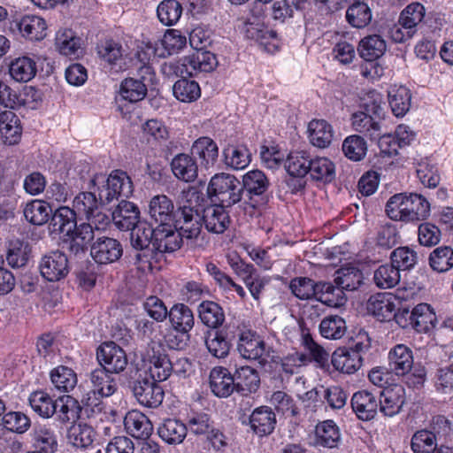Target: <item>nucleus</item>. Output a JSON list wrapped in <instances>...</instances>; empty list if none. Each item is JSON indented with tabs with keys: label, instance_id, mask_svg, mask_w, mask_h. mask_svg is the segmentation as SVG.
<instances>
[{
	"label": "nucleus",
	"instance_id": "nucleus-1",
	"mask_svg": "<svg viewBox=\"0 0 453 453\" xmlns=\"http://www.w3.org/2000/svg\"><path fill=\"white\" fill-rule=\"evenodd\" d=\"M361 109L351 116L353 129L371 140L377 139L380 134L384 116L382 96L376 91H370L364 98Z\"/></svg>",
	"mask_w": 453,
	"mask_h": 453
},
{
	"label": "nucleus",
	"instance_id": "nucleus-2",
	"mask_svg": "<svg viewBox=\"0 0 453 453\" xmlns=\"http://www.w3.org/2000/svg\"><path fill=\"white\" fill-rule=\"evenodd\" d=\"M388 366L397 376H407L406 383L412 388L423 386L426 371L420 364L414 365L413 352L405 344H397L388 352Z\"/></svg>",
	"mask_w": 453,
	"mask_h": 453
},
{
	"label": "nucleus",
	"instance_id": "nucleus-3",
	"mask_svg": "<svg viewBox=\"0 0 453 453\" xmlns=\"http://www.w3.org/2000/svg\"><path fill=\"white\" fill-rule=\"evenodd\" d=\"M99 191L101 200L111 203L114 199H127L134 192V185L131 178L122 170H114L108 178L103 173L96 174L90 180V188H96Z\"/></svg>",
	"mask_w": 453,
	"mask_h": 453
},
{
	"label": "nucleus",
	"instance_id": "nucleus-4",
	"mask_svg": "<svg viewBox=\"0 0 453 453\" xmlns=\"http://www.w3.org/2000/svg\"><path fill=\"white\" fill-rule=\"evenodd\" d=\"M130 369L138 373L143 370L146 375L151 376L157 381H164L171 375L173 365L163 348L153 342L149 345L140 360L131 364Z\"/></svg>",
	"mask_w": 453,
	"mask_h": 453
},
{
	"label": "nucleus",
	"instance_id": "nucleus-5",
	"mask_svg": "<svg viewBox=\"0 0 453 453\" xmlns=\"http://www.w3.org/2000/svg\"><path fill=\"white\" fill-rule=\"evenodd\" d=\"M207 195L211 203L223 207H231L241 201L242 186L232 174L217 173L208 184Z\"/></svg>",
	"mask_w": 453,
	"mask_h": 453
},
{
	"label": "nucleus",
	"instance_id": "nucleus-6",
	"mask_svg": "<svg viewBox=\"0 0 453 453\" xmlns=\"http://www.w3.org/2000/svg\"><path fill=\"white\" fill-rule=\"evenodd\" d=\"M218 65L216 55L210 51H197L177 61L165 64V73L176 76H195L200 73L212 72Z\"/></svg>",
	"mask_w": 453,
	"mask_h": 453
},
{
	"label": "nucleus",
	"instance_id": "nucleus-7",
	"mask_svg": "<svg viewBox=\"0 0 453 453\" xmlns=\"http://www.w3.org/2000/svg\"><path fill=\"white\" fill-rule=\"evenodd\" d=\"M129 378L133 394L140 404L157 408L162 403L165 393L157 380L146 375L143 370L138 373L130 369Z\"/></svg>",
	"mask_w": 453,
	"mask_h": 453
},
{
	"label": "nucleus",
	"instance_id": "nucleus-8",
	"mask_svg": "<svg viewBox=\"0 0 453 453\" xmlns=\"http://www.w3.org/2000/svg\"><path fill=\"white\" fill-rule=\"evenodd\" d=\"M104 200L96 196L92 191L81 192L73 202V211L75 214L84 216L88 220L92 221L96 230L104 229L109 223V217L101 212V207Z\"/></svg>",
	"mask_w": 453,
	"mask_h": 453
},
{
	"label": "nucleus",
	"instance_id": "nucleus-9",
	"mask_svg": "<svg viewBox=\"0 0 453 453\" xmlns=\"http://www.w3.org/2000/svg\"><path fill=\"white\" fill-rule=\"evenodd\" d=\"M387 50V42L380 35H370L360 40L357 51L359 56L368 65L362 68V74L367 78H373L377 74L378 65L374 62L382 57Z\"/></svg>",
	"mask_w": 453,
	"mask_h": 453
},
{
	"label": "nucleus",
	"instance_id": "nucleus-10",
	"mask_svg": "<svg viewBox=\"0 0 453 453\" xmlns=\"http://www.w3.org/2000/svg\"><path fill=\"white\" fill-rule=\"evenodd\" d=\"M237 349L242 357L259 360L260 363L272 357L271 354L273 352L272 347L250 330L242 331L239 334Z\"/></svg>",
	"mask_w": 453,
	"mask_h": 453
},
{
	"label": "nucleus",
	"instance_id": "nucleus-11",
	"mask_svg": "<svg viewBox=\"0 0 453 453\" xmlns=\"http://www.w3.org/2000/svg\"><path fill=\"white\" fill-rule=\"evenodd\" d=\"M97 360L100 368L111 373H119L127 365V357L122 348L113 342H104L97 349Z\"/></svg>",
	"mask_w": 453,
	"mask_h": 453
},
{
	"label": "nucleus",
	"instance_id": "nucleus-12",
	"mask_svg": "<svg viewBox=\"0 0 453 453\" xmlns=\"http://www.w3.org/2000/svg\"><path fill=\"white\" fill-rule=\"evenodd\" d=\"M41 274L49 281H58L69 273L66 255L60 250H53L45 254L39 265Z\"/></svg>",
	"mask_w": 453,
	"mask_h": 453
},
{
	"label": "nucleus",
	"instance_id": "nucleus-13",
	"mask_svg": "<svg viewBox=\"0 0 453 453\" xmlns=\"http://www.w3.org/2000/svg\"><path fill=\"white\" fill-rule=\"evenodd\" d=\"M89 223L75 224V226L64 240L65 249L74 256L84 255L88 245L95 238V226Z\"/></svg>",
	"mask_w": 453,
	"mask_h": 453
},
{
	"label": "nucleus",
	"instance_id": "nucleus-14",
	"mask_svg": "<svg viewBox=\"0 0 453 453\" xmlns=\"http://www.w3.org/2000/svg\"><path fill=\"white\" fill-rule=\"evenodd\" d=\"M123 252L122 246L114 238L102 236L91 244L90 255L98 264L106 265L119 259Z\"/></svg>",
	"mask_w": 453,
	"mask_h": 453
},
{
	"label": "nucleus",
	"instance_id": "nucleus-15",
	"mask_svg": "<svg viewBox=\"0 0 453 453\" xmlns=\"http://www.w3.org/2000/svg\"><path fill=\"white\" fill-rule=\"evenodd\" d=\"M182 244V236H180L176 226L173 227L171 224L156 226L153 242V248L156 250L161 253H172L180 249Z\"/></svg>",
	"mask_w": 453,
	"mask_h": 453
},
{
	"label": "nucleus",
	"instance_id": "nucleus-16",
	"mask_svg": "<svg viewBox=\"0 0 453 453\" xmlns=\"http://www.w3.org/2000/svg\"><path fill=\"white\" fill-rule=\"evenodd\" d=\"M114 225L121 231L134 229L139 223V208L127 199H121L111 214Z\"/></svg>",
	"mask_w": 453,
	"mask_h": 453
},
{
	"label": "nucleus",
	"instance_id": "nucleus-17",
	"mask_svg": "<svg viewBox=\"0 0 453 453\" xmlns=\"http://www.w3.org/2000/svg\"><path fill=\"white\" fill-rule=\"evenodd\" d=\"M149 215L157 226H166L174 219L173 202L165 195L154 196L149 203Z\"/></svg>",
	"mask_w": 453,
	"mask_h": 453
},
{
	"label": "nucleus",
	"instance_id": "nucleus-18",
	"mask_svg": "<svg viewBox=\"0 0 453 453\" xmlns=\"http://www.w3.org/2000/svg\"><path fill=\"white\" fill-rule=\"evenodd\" d=\"M405 401L404 388L401 385H394L380 392V411L385 416L393 417L401 411Z\"/></svg>",
	"mask_w": 453,
	"mask_h": 453
},
{
	"label": "nucleus",
	"instance_id": "nucleus-19",
	"mask_svg": "<svg viewBox=\"0 0 453 453\" xmlns=\"http://www.w3.org/2000/svg\"><path fill=\"white\" fill-rule=\"evenodd\" d=\"M269 185V180L260 170H252L243 175L242 183V189L245 188L250 196V205L252 207H257L259 203L258 200L254 201V196L261 200L262 203H265L263 196L268 189Z\"/></svg>",
	"mask_w": 453,
	"mask_h": 453
},
{
	"label": "nucleus",
	"instance_id": "nucleus-20",
	"mask_svg": "<svg viewBox=\"0 0 453 453\" xmlns=\"http://www.w3.org/2000/svg\"><path fill=\"white\" fill-rule=\"evenodd\" d=\"M32 443L36 451L55 453L58 450V435L50 425L36 424L30 433Z\"/></svg>",
	"mask_w": 453,
	"mask_h": 453
},
{
	"label": "nucleus",
	"instance_id": "nucleus-21",
	"mask_svg": "<svg viewBox=\"0 0 453 453\" xmlns=\"http://www.w3.org/2000/svg\"><path fill=\"white\" fill-rule=\"evenodd\" d=\"M378 407L379 401L377 397L369 391H358L352 395L351 408L357 417L363 421L374 418L378 411Z\"/></svg>",
	"mask_w": 453,
	"mask_h": 453
},
{
	"label": "nucleus",
	"instance_id": "nucleus-22",
	"mask_svg": "<svg viewBox=\"0 0 453 453\" xmlns=\"http://www.w3.org/2000/svg\"><path fill=\"white\" fill-rule=\"evenodd\" d=\"M210 388L218 397H228L236 390L234 376L225 367L216 366L210 372Z\"/></svg>",
	"mask_w": 453,
	"mask_h": 453
},
{
	"label": "nucleus",
	"instance_id": "nucleus-23",
	"mask_svg": "<svg viewBox=\"0 0 453 453\" xmlns=\"http://www.w3.org/2000/svg\"><path fill=\"white\" fill-rule=\"evenodd\" d=\"M252 431L258 436L271 434L276 426V415L268 406H260L255 409L249 418Z\"/></svg>",
	"mask_w": 453,
	"mask_h": 453
},
{
	"label": "nucleus",
	"instance_id": "nucleus-24",
	"mask_svg": "<svg viewBox=\"0 0 453 453\" xmlns=\"http://www.w3.org/2000/svg\"><path fill=\"white\" fill-rule=\"evenodd\" d=\"M226 207L213 203L203 210L205 228L213 234H223L230 225V217Z\"/></svg>",
	"mask_w": 453,
	"mask_h": 453
},
{
	"label": "nucleus",
	"instance_id": "nucleus-25",
	"mask_svg": "<svg viewBox=\"0 0 453 453\" xmlns=\"http://www.w3.org/2000/svg\"><path fill=\"white\" fill-rule=\"evenodd\" d=\"M202 221L203 218L199 212L185 209L182 212H179L176 228L183 240L196 239L201 234Z\"/></svg>",
	"mask_w": 453,
	"mask_h": 453
},
{
	"label": "nucleus",
	"instance_id": "nucleus-26",
	"mask_svg": "<svg viewBox=\"0 0 453 453\" xmlns=\"http://www.w3.org/2000/svg\"><path fill=\"white\" fill-rule=\"evenodd\" d=\"M49 223L50 234H64L65 236L73 229L76 224V214L73 209L61 206L55 211H52Z\"/></svg>",
	"mask_w": 453,
	"mask_h": 453
},
{
	"label": "nucleus",
	"instance_id": "nucleus-27",
	"mask_svg": "<svg viewBox=\"0 0 453 453\" xmlns=\"http://www.w3.org/2000/svg\"><path fill=\"white\" fill-rule=\"evenodd\" d=\"M173 175L185 182H192L198 176V165L196 160L190 155L180 153L171 162Z\"/></svg>",
	"mask_w": 453,
	"mask_h": 453
},
{
	"label": "nucleus",
	"instance_id": "nucleus-28",
	"mask_svg": "<svg viewBox=\"0 0 453 453\" xmlns=\"http://www.w3.org/2000/svg\"><path fill=\"white\" fill-rule=\"evenodd\" d=\"M0 134L4 144H17L21 138L22 128L19 119L12 111L0 112Z\"/></svg>",
	"mask_w": 453,
	"mask_h": 453
},
{
	"label": "nucleus",
	"instance_id": "nucleus-29",
	"mask_svg": "<svg viewBox=\"0 0 453 453\" xmlns=\"http://www.w3.org/2000/svg\"><path fill=\"white\" fill-rule=\"evenodd\" d=\"M127 432L133 437L147 439L153 431L150 420L143 413L138 411H131L124 418Z\"/></svg>",
	"mask_w": 453,
	"mask_h": 453
},
{
	"label": "nucleus",
	"instance_id": "nucleus-30",
	"mask_svg": "<svg viewBox=\"0 0 453 453\" xmlns=\"http://www.w3.org/2000/svg\"><path fill=\"white\" fill-rule=\"evenodd\" d=\"M111 372L103 368L95 369L90 373V381L93 389L89 392L90 395H98L101 397H108L112 395L117 390V382L112 377Z\"/></svg>",
	"mask_w": 453,
	"mask_h": 453
},
{
	"label": "nucleus",
	"instance_id": "nucleus-31",
	"mask_svg": "<svg viewBox=\"0 0 453 453\" xmlns=\"http://www.w3.org/2000/svg\"><path fill=\"white\" fill-rule=\"evenodd\" d=\"M191 153L199 158L202 166L209 169L217 162L219 149L212 139L203 136L194 142Z\"/></svg>",
	"mask_w": 453,
	"mask_h": 453
},
{
	"label": "nucleus",
	"instance_id": "nucleus-32",
	"mask_svg": "<svg viewBox=\"0 0 453 453\" xmlns=\"http://www.w3.org/2000/svg\"><path fill=\"white\" fill-rule=\"evenodd\" d=\"M310 142L318 148L328 147L334 137L332 126L324 119H312L308 125Z\"/></svg>",
	"mask_w": 453,
	"mask_h": 453
},
{
	"label": "nucleus",
	"instance_id": "nucleus-33",
	"mask_svg": "<svg viewBox=\"0 0 453 453\" xmlns=\"http://www.w3.org/2000/svg\"><path fill=\"white\" fill-rule=\"evenodd\" d=\"M410 322L418 333H428L435 327V313L427 303H419L414 307L410 316Z\"/></svg>",
	"mask_w": 453,
	"mask_h": 453
},
{
	"label": "nucleus",
	"instance_id": "nucleus-34",
	"mask_svg": "<svg viewBox=\"0 0 453 453\" xmlns=\"http://www.w3.org/2000/svg\"><path fill=\"white\" fill-rule=\"evenodd\" d=\"M98 54L115 72L125 68L124 56L126 55V50L122 47L121 43L113 40L105 41L98 48Z\"/></svg>",
	"mask_w": 453,
	"mask_h": 453
},
{
	"label": "nucleus",
	"instance_id": "nucleus-35",
	"mask_svg": "<svg viewBox=\"0 0 453 453\" xmlns=\"http://www.w3.org/2000/svg\"><path fill=\"white\" fill-rule=\"evenodd\" d=\"M167 318L171 326L178 331H184V333H189L195 325L193 311L184 303L173 305Z\"/></svg>",
	"mask_w": 453,
	"mask_h": 453
},
{
	"label": "nucleus",
	"instance_id": "nucleus-36",
	"mask_svg": "<svg viewBox=\"0 0 453 453\" xmlns=\"http://www.w3.org/2000/svg\"><path fill=\"white\" fill-rule=\"evenodd\" d=\"M82 407L80 403L71 395L58 397L56 400L57 419L62 424L74 423L81 417Z\"/></svg>",
	"mask_w": 453,
	"mask_h": 453
},
{
	"label": "nucleus",
	"instance_id": "nucleus-37",
	"mask_svg": "<svg viewBox=\"0 0 453 453\" xmlns=\"http://www.w3.org/2000/svg\"><path fill=\"white\" fill-rule=\"evenodd\" d=\"M363 357L349 353L347 348L337 349L332 355L331 363L335 370L347 374L356 372L362 366Z\"/></svg>",
	"mask_w": 453,
	"mask_h": 453
},
{
	"label": "nucleus",
	"instance_id": "nucleus-38",
	"mask_svg": "<svg viewBox=\"0 0 453 453\" xmlns=\"http://www.w3.org/2000/svg\"><path fill=\"white\" fill-rule=\"evenodd\" d=\"M35 61L27 56L13 59L9 65L10 76L18 82H27L36 74Z\"/></svg>",
	"mask_w": 453,
	"mask_h": 453
},
{
	"label": "nucleus",
	"instance_id": "nucleus-39",
	"mask_svg": "<svg viewBox=\"0 0 453 453\" xmlns=\"http://www.w3.org/2000/svg\"><path fill=\"white\" fill-rule=\"evenodd\" d=\"M236 391L242 395L256 392L260 385V378L256 369L242 366L234 373Z\"/></svg>",
	"mask_w": 453,
	"mask_h": 453
},
{
	"label": "nucleus",
	"instance_id": "nucleus-40",
	"mask_svg": "<svg viewBox=\"0 0 453 453\" xmlns=\"http://www.w3.org/2000/svg\"><path fill=\"white\" fill-rule=\"evenodd\" d=\"M18 27L21 35L31 41H40L46 36V22L39 16H24L19 20Z\"/></svg>",
	"mask_w": 453,
	"mask_h": 453
},
{
	"label": "nucleus",
	"instance_id": "nucleus-41",
	"mask_svg": "<svg viewBox=\"0 0 453 453\" xmlns=\"http://www.w3.org/2000/svg\"><path fill=\"white\" fill-rule=\"evenodd\" d=\"M159 437L168 444H180L187 435V427L178 419H165L157 428Z\"/></svg>",
	"mask_w": 453,
	"mask_h": 453
},
{
	"label": "nucleus",
	"instance_id": "nucleus-42",
	"mask_svg": "<svg viewBox=\"0 0 453 453\" xmlns=\"http://www.w3.org/2000/svg\"><path fill=\"white\" fill-rule=\"evenodd\" d=\"M198 316L203 324L210 328H218L225 321L222 307L212 301H203L197 308Z\"/></svg>",
	"mask_w": 453,
	"mask_h": 453
},
{
	"label": "nucleus",
	"instance_id": "nucleus-43",
	"mask_svg": "<svg viewBox=\"0 0 453 453\" xmlns=\"http://www.w3.org/2000/svg\"><path fill=\"white\" fill-rule=\"evenodd\" d=\"M405 205L407 208L405 222L424 220L430 214V204L421 195L409 194L405 200Z\"/></svg>",
	"mask_w": 453,
	"mask_h": 453
},
{
	"label": "nucleus",
	"instance_id": "nucleus-44",
	"mask_svg": "<svg viewBox=\"0 0 453 453\" xmlns=\"http://www.w3.org/2000/svg\"><path fill=\"white\" fill-rule=\"evenodd\" d=\"M96 433L91 426L79 423L70 426L67 432V441L77 449H88L95 440Z\"/></svg>",
	"mask_w": 453,
	"mask_h": 453
},
{
	"label": "nucleus",
	"instance_id": "nucleus-45",
	"mask_svg": "<svg viewBox=\"0 0 453 453\" xmlns=\"http://www.w3.org/2000/svg\"><path fill=\"white\" fill-rule=\"evenodd\" d=\"M410 90L403 86H393L388 91V103L396 117L404 116L411 107Z\"/></svg>",
	"mask_w": 453,
	"mask_h": 453
},
{
	"label": "nucleus",
	"instance_id": "nucleus-46",
	"mask_svg": "<svg viewBox=\"0 0 453 453\" xmlns=\"http://www.w3.org/2000/svg\"><path fill=\"white\" fill-rule=\"evenodd\" d=\"M205 345L211 355L217 358H225L229 354L231 342L223 330L209 332L205 338Z\"/></svg>",
	"mask_w": 453,
	"mask_h": 453
},
{
	"label": "nucleus",
	"instance_id": "nucleus-47",
	"mask_svg": "<svg viewBox=\"0 0 453 453\" xmlns=\"http://www.w3.org/2000/svg\"><path fill=\"white\" fill-rule=\"evenodd\" d=\"M26 219L33 225L42 226L50 220L51 206L42 200L27 203L23 210Z\"/></svg>",
	"mask_w": 453,
	"mask_h": 453
},
{
	"label": "nucleus",
	"instance_id": "nucleus-48",
	"mask_svg": "<svg viewBox=\"0 0 453 453\" xmlns=\"http://www.w3.org/2000/svg\"><path fill=\"white\" fill-rule=\"evenodd\" d=\"M225 164L234 170H242L250 163V153L244 145L228 144L223 150Z\"/></svg>",
	"mask_w": 453,
	"mask_h": 453
},
{
	"label": "nucleus",
	"instance_id": "nucleus-49",
	"mask_svg": "<svg viewBox=\"0 0 453 453\" xmlns=\"http://www.w3.org/2000/svg\"><path fill=\"white\" fill-rule=\"evenodd\" d=\"M315 434L317 443L330 449L336 447L341 439L340 429L331 419L318 424Z\"/></svg>",
	"mask_w": 453,
	"mask_h": 453
},
{
	"label": "nucleus",
	"instance_id": "nucleus-50",
	"mask_svg": "<svg viewBox=\"0 0 453 453\" xmlns=\"http://www.w3.org/2000/svg\"><path fill=\"white\" fill-rule=\"evenodd\" d=\"M363 273L356 266L348 265L336 271L334 283L343 290L353 291L363 282Z\"/></svg>",
	"mask_w": 453,
	"mask_h": 453
},
{
	"label": "nucleus",
	"instance_id": "nucleus-51",
	"mask_svg": "<svg viewBox=\"0 0 453 453\" xmlns=\"http://www.w3.org/2000/svg\"><path fill=\"white\" fill-rule=\"evenodd\" d=\"M346 19L353 27H365L372 20V11L365 1L353 2L346 12Z\"/></svg>",
	"mask_w": 453,
	"mask_h": 453
},
{
	"label": "nucleus",
	"instance_id": "nucleus-52",
	"mask_svg": "<svg viewBox=\"0 0 453 453\" xmlns=\"http://www.w3.org/2000/svg\"><path fill=\"white\" fill-rule=\"evenodd\" d=\"M50 380L58 390L63 392L73 390L78 382L75 372L65 365H59L50 372Z\"/></svg>",
	"mask_w": 453,
	"mask_h": 453
},
{
	"label": "nucleus",
	"instance_id": "nucleus-53",
	"mask_svg": "<svg viewBox=\"0 0 453 453\" xmlns=\"http://www.w3.org/2000/svg\"><path fill=\"white\" fill-rule=\"evenodd\" d=\"M426 15V9L423 4L413 2L408 4L400 13L398 24L403 28H413L418 31V27L423 21Z\"/></svg>",
	"mask_w": 453,
	"mask_h": 453
},
{
	"label": "nucleus",
	"instance_id": "nucleus-54",
	"mask_svg": "<svg viewBox=\"0 0 453 453\" xmlns=\"http://www.w3.org/2000/svg\"><path fill=\"white\" fill-rule=\"evenodd\" d=\"M319 291L317 300L330 307H340L345 303L346 297L343 289L338 285L319 281Z\"/></svg>",
	"mask_w": 453,
	"mask_h": 453
},
{
	"label": "nucleus",
	"instance_id": "nucleus-55",
	"mask_svg": "<svg viewBox=\"0 0 453 453\" xmlns=\"http://www.w3.org/2000/svg\"><path fill=\"white\" fill-rule=\"evenodd\" d=\"M56 45L61 54L70 58H78L82 53L81 39L76 37L72 30L58 32Z\"/></svg>",
	"mask_w": 453,
	"mask_h": 453
},
{
	"label": "nucleus",
	"instance_id": "nucleus-56",
	"mask_svg": "<svg viewBox=\"0 0 453 453\" xmlns=\"http://www.w3.org/2000/svg\"><path fill=\"white\" fill-rule=\"evenodd\" d=\"M29 404L35 412L44 418L52 417L56 412V400L44 391L33 392L29 396Z\"/></svg>",
	"mask_w": 453,
	"mask_h": 453
},
{
	"label": "nucleus",
	"instance_id": "nucleus-57",
	"mask_svg": "<svg viewBox=\"0 0 453 453\" xmlns=\"http://www.w3.org/2000/svg\"><path fill=\"white\" fill-rule=\"evenodd\" d=\"M173 87V92L176 99L183 103H192L197 100L201 96V89L198 83L195 81H189L181 76Z\"/></svg>",
	"mask_w": 453,
	"mask_h": 453
},
{
	"label": "nucleus",
	"instance_id": "nucleus-58",
	"mask_svg": "<svg viewBox=\"0 0 453 453\" xmlns=\"http://www.w3.org/2000/svg\"><path fill=\"white\" fill-rule=\"evenodd\" d=\"M287 172L295 177H303L309 173L311 158L305 151L291 152L285 160Z\"/></svg>",
	"mask_w": 453,
	"mask_h": 453
},
{
	"label": "nucleus",
	"instance_id": "nucleus-59",
	"mask_svg": "<svg viewBox=\"0 0 453 453\" xmlns=\"http://www.w3.org/2000/svg\"><path fill=\"white\" fill-rule=\"evenodd\" d=\"M373 280L380 288H391L399 283L400 271L392 263L382 265L375 270Z\"/></svg>",
	"mask_w": 453,
	"mask_h": 453
},
{
	"label": "nucleus",
	"instance_id": "nucleus-60",
	"mask_svg": "<svg viewBox=\"0 0 453 453\" xmlns=\"http://www.w3.org/2000/svg\"><path fill=\"white\" fill-rule=\"evenodd\" d=\"M346 329L345 320L337 315L326 317L319 324V333L326 339H341Z\"/></svg>",
	"mask_w": 453,
	"mask_h": 453
},
{
	"label": "nucleus",
	"instance_id": "nucleus-61",
	"mask_svg": "<svg viewBox=\"0 0 453 453\" xmlns=\"http://www.w3.org/2000/svg\"><path fill=\"white\" fill-rule=\"evenodd\" d=\"M342 149L349 160L357 162L365 157L367 143L362 136L352 134L344 139Z\"/></svg>",
	"mask_w": 453,
	"mask_h": 453
},
{
	"label": "nucleus",
	"instance_id": "nucleus-62",
	"mask_svg": "<svg viewBox=\"0 0 453 453\" xmlns=\"http://www.w3.org/2000/svg\"><path fill=\"white\" fill-rule=\"evenodd\" d=\"M429 265L435 272H448L453 267V250L449 246L436 248L430 254Z\"/></svg>",
	"mask_w": 453,
	"mask_h": 453
},
{
	"label": "nucleus",
	"instance_id": "nucleus-63",
	"mask_svg": "<svg viewBox=\"0 0 453 453\" xmlns=\"http://www.w3.org/2000/svg\"><path fill=\"white\" fill-rule=\"evenodd\" d=\"M182 6L176 0H164L157 9V14L159 21L165 26L174 25L180 18Z\"/></svg>",
	"mask_w": 453,
	"mask_h": 453
},
{
	"label": "nucleus",
	"instance_id": "nucleus-64",
	"mask_svg": "<svg viewBox=\"0 0 453 453\" xmlns=\"http://www.w3.org/2000/svg\"><path fill=\"white\" fill-rule=\"evenodd\" d=\"M411 446L414 453H434L437 447L436 436L432 431H418L411 438Z\"/></svg>",
	"mask_w": 453,
	"mask_h": 453
}]
</instances>
